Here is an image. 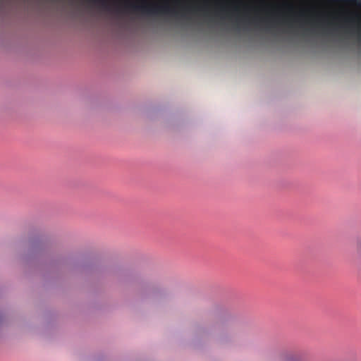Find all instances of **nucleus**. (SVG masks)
Returning <instances> with one entry per match:
<instances>
[{"label":"nucleus","mask_w":361,"mask_h":361,"mask_svg":"<svg viewBox=\"0 0 361 361\" xmlns=\"http://www.w3.org/2000/svg\"><path fill=\"white\" fill-rule=\"evenodd\" d=\"M209 3L207 1H204V4L202 7H201V9L204 11V13L205 14H208L209 13Z\"/></svg>","instance_id":"nucleus-10"},{"label":"nucleus","mask_w":361,"mask_h":361,"mask_svg":"<svg viewBox=\"0 0 361 361\" xmlns=\"http://www.w3.org/2000/svg\"><path fill=\"white\" fill-rule=\"evenodd\" d=\"M233 11L235 12V14L238 15V13H239L238 6H233Z\"/></svg>","instance_id":"nucleus-14"},{"label":"nucleus","mask_w":361,"mask_h":361,"mask_svg":"<svg viewBox=\"0 0 361 361\" xmlns=\"http://www.w3.org/2000/svg\"><path fill=\"white\" fill-rule=\"evenodd\" d=\"M259 29L257 32L260 31H264V32L269 34L274 37H278L281 33L284 32L278 25V23L274 20H263L258 25Z\"/></svg>","instance_id":"nucleus-2"},{"label":"nucleus","mask_w":361,"mask_h":361,"mask_svg":"<svg viewBox=\"0 0 361 361\" xmlns=\"http://www.w3.org/2000/svg\"><path fill=\"white\" fill-rule=\"evenodd\" d=\"M234 30L238 33L250 32V31H252L250 19L249 18H247L245 19L238 18L237 23L234 26Z\"/></svg>","instance_id":"nucleus-3"},{"label":"nucleus","mask_w":361,"mask_h":361,"mask_svg":"<svg viewBox=\"0 0 361 361\" xmlns=\"http://www.w3.org/2000/svg\"><path fill=\"white\" fill-rule=\"evenodd\" d=\"M128 6L134 11L141 13L143 15L157 16L162 14L176 18L182 24H185L186 21L192 18L190 12H180L177 8L169 4H149L145 0L141 4L130 3ZM189 11H191L190 8Z\"/></svg>","instance_id":"nucleus-1"},{"label":"nucleus","mask_w":361,"mask_h":361,"mask_svg":"<svg viewBox=\"0 0 361 361\" xmlns=\"http://www.w3.org/2000/svg\"><path fill=\"white\" fill-rule=\"evenodd\" d=\"M238 4H239V5H242V4H243V1H242V0H239V1H238Z\"/></svg>","instance_id":"nucleus-16"},{"label":"nucleus","mask_w":361,"mask_h":361,"mask_svg":"<svg viewBox=\"0 0 361 361\" xmlns=\"http://www.w3.org/2000/svg\"><path fill=\"white\" fill-rule=\"evenodd\" d=\"M287 8L288 9L289 11L290 12H293L294 11V8H293V6H291V5H287Z\"/></svg>","instance_id":"nucleus-15"},{"label":"nucleus","mask_w":361,"mask_h":361,"mask_svg":"<svg viewBox=\"0 0 361 361\" xmlns=\"http://www.w3.org/2000/svg\"><path fill=\"white\" fill-rule=\"evenodd\" d=\"M298 20L300 22V27L301 28L306 29L305 14L303 11L300 13V14L298 16Z\"/></svg>","instance_id":"nucleus-6"},{"label":"nucleus","mask_w":361,"mask_h":361,"mask_svg":"<svg viewBox=\"0 0 361 361\" xmlns=\"http://www.w3.org/2000/svg\"><path fill=\"white\" fill-rule=\"evenodd\" d=\"M322 22H323L324 26L325 27H327L328 25H329L327 14L326 13H322Z\"/></svg>","instance_id":"nucleus-9"},{"label":"nucleus","mask_w":361,"mask_h":361,"mask_svg":"<svg viewBox=\"0 0 361 361\" xmlns=\"http://www.w3.org/2000/svg\"><path fill=\"white\" fill-rule=\"evenodd\" d=\"M30 252L32 254H37L39 252V248L38 247L32 245L30 249Z\"/></svg>","instance_id":"nucleus-11"},{"label":"nucleus","mask_w":361,"mask_h":361,"mask_svg":"<svg viewBox=\"0 0 361 361\" xmlns=\"http://www.w3.org/2000/svg\"><path fill=\"white\" fill-rule=\"evenodd\" d=\"M230 341L229 338L228 336L226 335H221L219 336L218 338V342L220 343V344H226L227 343H228Z\"/></svg>","instance_id":"nucleus-7"},{"label":"nucleus","mask_w":361,"mask_h":361,"mask_svg":"<svg viewBox=\"0 0 361 361\" xmlns=\"http://www.w3.org/2000/svg\"><path fill=\"white\" fill-rule=\"evenodd\" d=\"M335 41H336V42H338V41H341V39L340 38H336V39H335Z\"/></svg>","instance_id":"nucleus-17"},{"label":"nucleus","mask_w":361,"mask_h":361,"mask_svg":"<svg viewBox=\"0 0 361 361\" xmlns=\"http://www.w3.org/2000/svg\"><path fill=\"white\" fill-rule=\"evenodd\" d=\"M228 6L224 3L221 2V18L224 19L226 18V11L228 10Z\"/></svg>","instance_id":"nucleus-8"},{"label":"nucleus","mask_w":361,"mask_h":361,"mask_svg":"<svg viewBox=\"0 0 361 361\" xmlns=\"http://www.w3.org/2000/svg\"><path fill=\"white\" fill-rule=\"evenodd\" d=\"M94 5L106 11H112L113 6L109 0H90Z\"/></svg>","instance_id":"nucleus-4"},{"label":"nucleus","mask_w":361,"mask_h":361,"mask_svg":"<svg viewBox=\"0 0 361 361\" xmlns=\"http://www.w3.org/2000/svg\"><path fill=\"white\" fill-rule=\"evenodd\" d=\"M358 16L356 13H350L347 17V22L350 25V30L353 32L355 31V25Z\"/></svg>","instance_id":"nucleus-5"},{"label":"nucleus","mask_w":361,"mask_h":361,"mask_svg":"<svg viewBox=\"0 0 361 361\" xmlns=\"http://www.w3.org/2000/svg\"><path fill=\"white\" fill-rule=\"evenodd\" d=\"M357 253L358 258L361 260V244L357 247Z\"/></svg>","instance_id":"nucleus-13"},{"label":"nucleus","mask_w":361,"mask_h":361,"mask_svg":"<svg viewBox=\"0 0 361 361\" xmlns=\"http://www.w3.org/2000/svg\"><path fill=\"white\" fill-rule=\"evenodd\" d=\"M149 24L154 32H157L158 30V26L154 21L151 22Z\"/></svg>","instance_id":"nucleus-12"}]
</instances>
